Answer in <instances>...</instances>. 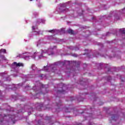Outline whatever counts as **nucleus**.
Instances as JSON below:
<instances>
[{
	"instance_id": "1",
	"label": "nucleus",
	"mask_w": 125,
	"mask_h": 125,
	"mask_svg": "<svg viewBox=\"0 0 125 125\" xmlns=\"http://www.w3.org/2000/svg\"><path fill=\"white\" fill-rule=\"evenodd\" d=\"M37 52L34 53V55L33 58L35 60H39V59H42V58H46L47 55H53L54 52H53V47H50L47 50H42L41 55L40 56H36Z\"/></svg>"
},
{
	"instance_id": "2",
	"label": "nucleus",
	"mask_w": 125,
	"mask_h": 125,
	"mask_svg": "<svg viewBox=\"0 0 125 125\" xmlns=\"http://www.w3.org/2000/svg\"><path fill=\"white\" fill-rule=\"evenodd\" d=\"M49 32L50 33H52L53 34H55V35H56L57 34H60L61 33H63V32H64V30H63V29H61V30L53 29V30H49Z\"/></svg>"
},
{
	"instance_id": "3",
	"label": "nucleus",
	"mask_w": 125,
	"mask_h": 125,
	"mask_svg": "<svg viewBox=\"0 0 125 125\" xmlns=\"http://www.w3.org/2000/svg\"><path fill=\"white\" fill-rule=\"evenodd\" d=\"M37 84H38V86H35V87H33V89L36 92L38 91V90L41 89V83H40V82H37Z\"/></svg>"
},
{
	"instance_id": "4",
	"label": "nucleus",
	"mask_w": 125,
	"mask_h": 125,
	"mask_svg": "<svg viewBox=\"0 0 125 125\" xmlns=\"http://www.w3.org/2000/svg\"><path fill=\"white\" fill-rule=\"evenodd\" d=\"M21 66H23V63H17V62H14L12 64V68H15V67H20Z\"/></svg>"
},
{
	"instance_id": "5",
	"label": "nucleus",
	"mask_w": 125,
	"mask_h": 125,
	"mask_svg": "<svg viewBox=\"0 0 125 125\" xmlns=\"http://www.w3.org/2000/svg\"><path fill=\"white\" fill-rule=\"evenodd\" d=\"M54 64H52L50 65V67H48L47 66H44V71H45V72H48L49 69H52V70H53V67H54Z\"/></svg>"
},
{
	"instance_id": "6",
	"label": "nucleus",
	"mask_w": 125,
	"mask_h": 125,
	"mask_svg": "<svg viewBox=\"0 0 125 125\" xmlns=\"http://www.w3.org/2000/svg\"><path fill=\"white\" fill-rule=\"evenodd\" d=\"M67 4H68V3H65L63 4H61V8L60 9H62L63 7L65 8L67 7Z\"/></svg>"
},
{
	"instance_id": "7",
	"label": "nucleus",
	"mask_w": 125,
	"mask_h": 125,
	"mask_svg": "<svg viewBox=\"0 0 125 125\" xmlns=\"http://www.w3.org/2000/svg\"><path fill=\"white\" fill-rule=\"evenodd\" d=\"M45 21L43 20H41L39 19L38 21H37V23H38V24H40V23H44Z\"/></svg>"
},
{
	"instance_id": "8",
	"label": "nucleus",
	"mask_w": 125,
	"mask_h": 125,
	"mask_svg": "<svg viewBox=\"0 0 125 125\" xmlns=\"http://www.w3.org/2000/svg\"><path fill=\"white\" fill-rule=\"evenodd\" d=\"M67 32L69 34H71V35H73V34H74V30L72 29H68Z\"/></svg>"
},
{
	"instance_id": "9",
	"label": "nucleus",
	"mask_w": 125,
	"mask_h": 125,
	"mask_svg": "<svg viewBox=\"0 0 125 125\" xmlns=\"http://www.w3.org/2000/svg\"><path fill=\"white\" fill-rule=\"evenodd\" d=\"M70 49H72L73 50H79V47H71Z\"/></svg>"
},
{
	"instance_id": "10",
	"label": "nucleus",
	"mask_w": 125,
	"mask_h": 125,
	"mask_svg": "<svg viewBox=\"0 0 125 125\" xmlns=\"http://www.w3.org/2000/svg\"><path fill=\"white\" fill-rule=\"evenodd\" d=\"M0 52H3V53H6V50H5V49H1L0 50Z\"/></svg>"
},
{
	"instance_id": "11",
	"label": "nucleus",
	"mask_w": 125,
	"mask_h": 125,
	"mask_svg": "<svg viewBox=\"0 0 125 125\" xmlns=\"http://www.w3.org/2000/svg\"><path fill=\"white\" fill-rule=\"evenodd\" d=\"M59 92H60L61 93H65V90H59Z\"/></svg>"
},
{
	"instance_id": "12",
	"label": "nucleus",
	"mask_w": 125,
	"mask_h": 125,
	"mask_svg": "<svg viewBox=\"0 0 125 125\" xmlns=\"http://www.w3.org/2000/svg\"><path fill=\"white\" fill-rule=\"evenodd\" d=\"M115 119H116V115H113L111 117V120H115Z\"/></svg>"
},
{
	"instance_id": "13",
	"label": "nucleus",
	"mask_w": 125,
	"mask_h": 125,
	"mask_svg": "<svg viewBox=\"0 0 125 125\" xmlns=\"http://www.w3.org/2000/svg\"><path fill=\"white\" fill-rule=\"evenodd\" d=\"M72 56H73L74 57H78V54H72Z\"/></svg>"
},
{
	"instance_id": "14",
	"label": "nucleus",
	"mask_w": 125,
	"mask_h": 125,
	"mask_svg": "<svg viewBox=\"0 0 125 125\" xmlns=\"http://www.w3.org/2000/svg\"><path fill=\"white\" fill-rule=\"evenodd\" d=\"M80 64H81V62H76V65H80Z\"/></svg>"
},
{
	"instance_id": "15",
	"label": "nucleus",
	"mask_w": 125,
	"mask_h": 125,
	"mask_svg": "<svg viewBox=\"0 0 125 125\" xmlns=\"http://www.w3.org/2000/svg\"><path fill=\"white\" fill-rule=\"evenodd\" d=\"M17 88H18V87H17V86H15L13 88V89L14 90H16Z\"/></svg>"
},
{
	"instance_id": "16",
	"label": "nucleus",
	"mask_w": 125,
	"mask_h": 125,
	"mask_svg": "<svg viewBox=\"0 0 125 125\" xmlns=\"http://www.w3.org/2000/svg\"><path fill=\"white\" fill-rule=\"evenodd\" d=\"M89 125H95V124H94L93 123H89Z\"/></svg>"
},
{
	"instance_id": "17",
	"label": "nucleus",
	"mask_w": 125,
	"mask_h": 125,
	"mask_svg": "<svg viewBox=\"0 0 125 125\" xmlns=\"http://www.w3.org/2000/svg\"><path fill=\"white\" fill-rule=\"evenodd\" d=\"M38 7H42V4L41 3L38 4Z\"/></svg>"
},
{
	"instance_id": "18",
	"label": "nucleus",
	"mask_w": 125,
	"mask_h": 125,
	"mask_svg": "<svg viewBox=\"0 0 125 125\" xmlns=\"http://www.w3.org/2000/svg\"><path fill=\"white\" fill-rule=\"evenodd\" d=\"M35 67V65H32V68L33 69V70H35V69L34 68Z\"/></svg>"
},
{
	"instance_id": "19",
	"label": "nucleus",
	"mask_w": 125,
	"mask_h": 125,
	"mask_svg": "<svg viewBox=\"0 0 125 125\" xmlns=\"http://www.w3.org/2000/svg\"><path fill=\"white\" fill-rule=\"evenodd\" d=\"M39 44H40V42H38V43H37V46H39Z\"/></svg>"
},
{
	"instance_id": "20",
	"label": "nucleus",
	"mask_w": 125,
	"mask_h": 125,
	"mask_svg": "<svg viewBox=\"0 0 125 125\" xmlns=\"http://www.w3.org/2000/svg\"><path fill=\"white\" fill-rule=\"evenodd\" d=\"M34 32H37V34H40V32H36V31H34Z\"/></svg>"
},
{
	"instance_id": "21",
	"label": "nucleus",
	"mask_w": 125,
	"mask_h": 125,
	"mask_svg": "<svg viewBox=\"0 0 125 125\" xmlns=\"http://www.w3.org/2000/svg\"><path fill=\"white\" fill-rule=\"evenodd\" d=\"M33 30H35V26H32Z\"/></svg>"
},
{
	"instance_id": "22",
	"label": "nucleus",
	"mask_w": 125,
	"mask_h": 125,
	"mask_svg": "<svg viewBox=\"0 0 125 125\" xmlns=\"http://www.w3.org/2000/svg\"><path fill=\"white\" fill-rule=\"evenodd\" d=\"M28 57H29L26 56V57H25L24 58H25V59H27V58H28Z\"/></svg>"
},
{
	"instance_id": "23",
	"label": "nucleus",
	"mask_w": 125,
	"mask_h": 125,
	"mask_svg": "<svg viewBox=\"0 0 125 125\" xmlns=\"http://www.w3.org/2000/svg\"><path fill=\"white\" fill-rule=\"evenodd\" d=\"M1 59V55H0V61Z\"/></svg>"
},
{
	"instance_id": "24",
	"label": "nucleus",
	"mask_w": 125,
	"mask_h": 125,
	"mask_svg": "<svg viewBox=\"0 0 125 125\" xmlns=\"http://www.w3.org/2000/svg\"><path fill=\"white\" fill-rule=\"evenodd\" d=\"M21 56V55H19V56H17V57H20Z\"/></svg>"
},
{
	"instance_id": "25",
	"label": "nucleus",
	"mask_w": 125,
	"mask_h": 125,
	"mask_svg": "<svg viewBox=\"0 0 125 125\" xmlns=\"http://www.w3.org/2000/svg\"><path fill=\"white\" fill-rule=\"evenodd\" d=\"M108 35H109V32H108V33L106 34V36H108Z\"/></svg>"
},
{
	"instance_id": "26",
	"label": "nucleus",
	"mask_w": 125,
	"mask_h": 125,
	"mask_svg": "<svg viewBox=\"0 0 125 125\" xmlns=\"http://www.w3.org/2000/svg\"><path fill=\"white\" fill-rule=\"evenodd\" d=\"M64 10H65V9H63L62 10L63 11H64Z\"/></svg>"
},
{
	"instance_id": "27",
	"label": "nucleus",
	"mask_w": 125,
	"mask_h": 125,
	"mask_svg": "<svg viewBox=\"0 0 125 125\" xmlns=\"http://www.w3.org/2000/svg\"><path fill=\"white\" fill-rule=\"evenodd\" d=\"M109 80H111V77H109Z\"/></svg>"
},
{
	"instance_id": "28",
	"label": "nucleus",
	"mask_w": 125,
	"mask_h": 125,
	"mask_svg": "<svg viewBox=\"0 0 125 125\" xmlns=\"http://www.w3.org/2000/svg\"><path fill=\"white\" fill-rule=\"evenodd\" d=\"M30 113H31V112H29V113H28L29 115H30Z\"/></svg>"
},
{
	"instance_id": "29",
	"label": "nucleus",
	"mask_w": 125,
	"mask_h": 125,
	"mask_svg": "<svg viewBox=\"0 0 125 125\" xmlns=\"http://www.w3.org/2000/svg\"><path fill=\"white\" fill-rule=\"evenodd\" d=\"M51 38H52V36H51Z\"/></svg>"
},
{
	"instance_id": "30",
	"label": "nucleus",
	"mask_w": 125,
	"mask_h": 125,
	"mask_svg": "<svg viewBox=\"0 0 125 125\" xmlns=\"http://www.w3.org/2000/svg\"><path fill=\"white\" fill-rule=\"evenodd\" d=\"M54 47H55V46H54Z\"/></svg>"
},
{
	"instance_id": "31",
	"label": "nucleus",
	"mask_w": 125,
	"mask_h": 125,
	"mask_svg": "<svg viewBox=\"0 0 125 125\" xmlns=\"http://www.w3.org/2000/svg\"><path fill=\"white\" fill-rule=\"evenodd\" d=\"M66 112H68V111H66Z\"/></svg>"
}]
</instances>
